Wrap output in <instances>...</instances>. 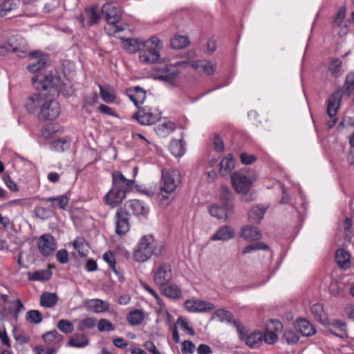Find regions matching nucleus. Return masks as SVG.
Here are the masks:
<instances>
[{
	"mask_svg": "<svg viewBox=\"0 0 354 354\" xmlns=\"http://www.w3.org/2000/svg\"><path fill=\"white\" fill-rule=\"evenodd\" d=\"M164 250L162 243L156 241L152 235H145L139 241L133 252V259L137 262H145L152 255L161 256Z\"/></svg>",
	"mask_w": 354,
	"mask_h": 354,
	"instance_id": "f257e3e1",
	"label": "nucleus"
},
{
	"mask_svg": "<svg viewBox=\"0 0 354 354\" xmlns=\"http://www.w3.org/2000/svg\"><path fill=\"white\" fill-rule=\"evenodd\" d=\"M102 14L104 16L107 25L104 30L107 35L112 36L124 30V27L119 25L122 16V10L111 3H104L102 7Z\"/></svg>",
	"mask_w": 354,
	"mask_h": 354,
	"instance_id": "f03ea898",
	"label": "nucleus"
},
{
	"mask_svg": "<svg viewBox=\"0 0 354 354\" xmlns=\"http://www.w3.org/2000/svg\"><path fill=\"white\" fill-rule=\"evenodd\" d=\"M179 73L177 65L166 64L155 66L151 71V76L154 80H160L171 86H175L176 79Z\"/></svg>",
	"mask_w": 354,
	"mask_h": 354,
	"instance_id": "7ed1b4c3",
	"label": "nucleus"
},
{
	"mask_svg": "<svg viewBox=\"0 0 354 354\" xmlns=\"http://www.w3.org/2000/svg\"><path fill=\"white\" fill-rule=\"evenodd\" d=\"M223 206L211 205L209 208V214L218 219L227 220L233 212L234 205L231 201V192L227 187H222Z\"/></svg>",
	"mask_w": 354,
	"mask_h": 354,
	"instance_id": "20e7f679",
	"label": "nucleus"
},
{
	"mask_svg": "<svg viewBox=\"0 0 354 354\" xmlns=\"http://www.w3.org/2000/svg\"><path fill=\"white\" fill-rule=\"evenodd\" d=\"M32 82L34 88L38 91L53 90L58 93V87L60 86V78L53 73L46 74L39 73L32 78Z\"/></svg>",
	"mask_w": 354,
	"mask_h": 354,
	"instance_id": "39448f33",
	"label": "nucleus"
},
{
	"mask_svg": "<svg viewBox=\"0 0 354 354\" xmlns=\"http://www.w3.org/2000/svg\"><path fill=\"white\" fill-rule=\"evenodd\" d=\"M152 273L153 281L158 287L167 285L172 279L171 266L167 262L156 264Z\"/></svg>",
	"mask_w": 354,
	"mask_h": 354,
	"instance_id": "423d86ee",
	"label": "nucleus"
},
{
	"mask_svg": "<svg viewBox=\"0 0 354 354\" xmlns=\"http://www.w3.org/2000/svg\"><path fill=\"white\" fill-rule=\"evenodd\" d=\"M59 114L60 106L59 102L55 100L46 97L41 109L37 113V118L40 121L53 120Z\"/></svg>",
	"mask_w": 354,
	"mask_h": 354,
	"instance_id": "0eeeda50",
	"label": "nucleus"
},
{
	"mask_svg": "<svg viewBox=\"0 0 354 354\" xmlns=\"http://www.w3.org/2000/svg\"><path fill=\"white\" fill-rule=\"evenodd\" d=\"M180 183V174L177 169L162 171L161 190L167 194L174 192Z\"/></svg>",
	"mask_w": 354,
	"mask_h": 354,
	"instance_id": "6e6552de",
	"label": "nucleus"
},
{
	"mask_svg": "<svg viewBox=\"0 0 354 354\" xmlns=\"http://www.w3.org/2000/svg\"><path fill=\"white\" fill-rule=\"evenodd\" d=\"M342 97V93L339 90L333 93L328 100L327 114L331 118V120L328 122V129L333 128L337 121L336 114L339 109Z\"/></svg>",
	"mask_w": 354,
	"mask_h": 354,
	"instance_id": "1a4fd4ad",
	"label": "nucleus"
},
{
	"mask_svg": "<svg viewBox=\"0 0 354 354\" xmlns=\"http://www.w3.org/2000/svg\"><path fill=\"white\" fill-rule=\"evenodd\" d=\"M27 42L20 35H13L8 39L7 50L12 51L19 57H25L30 52Z\"/></svg>",
	"mask_w": 354,
	"mask_h": 354,
	"instance_id": "9d476101",
	"label": "nucleus"
},
{
	"mask_svg": "<svg viewBox=\"0 0 354 354\" xmlns=\"http://www.w3.org/2000/svg\"><path fill=\"white\" fill-rule=\"evenodd\" d=\"M115 233L119 236L126 234L130 230V215L122 207L118 209L115 215Z\"/></svg>",
	"mask_w": 354,
	"mask_h": 354,
	"instance_id": "9b49d317",
	"label": "nucleus"
},
{
	"mask_svg": "<svg viewBox=\"0 0 354 354\" xmlns=\"http://www.w3.org/2000/svg\"><path fill=\"white\" fill-rule=\"evenodd\" d=\"M254 180V178H251L241 173H234L232 176V185L236 192L240 194L248 193Z\"/></svg>",
	"mask_w": 354,
	"mask_h": 354,
	"instance_id": "f8f14e48",
	"label": "nucleus"
},
{
	"mask_svg": "<svg viewBox=\"0 0 354 354\" xmlns=\"http://www.w3.org/2000/svg\"><path fill=\"white\" fill-rule=\"evenodd\" d=\"M134 180L127 179L120 171H115L112 174V186L115 189L123 192L125 194L133 190Z\"/></svg>",
	"mask_w": 354,
	"mask_h": 354,
	"instance_id": "ddd939ff",
	"label": "nucleus"
},
{
	"mask_svg": "<svg viewBox=\"0 0 354 354\" xmlns=\"http://www.w3.org/2000/svg\"><path fill=\"white\" fill-rule=\"evenodd\" d=\"M122 208L130 216L133 215L138 217H145L149 212V207L145 203L136 199L128 201Z\"/></svg>",
	"mask_w": 354,
	"mask_h": 354,
	"instance_id": "4468645a",
	"label": "nucleus"
},
{
	"mask_svg": "<svg viewBox=\"0 0 354 354\" xmlns=\"http://www.w3.org/2000/svg\"><path fill=\"white\" fill-rule=\"evenodd\" d=\"M345 16L346 8L342 7L333 20V28L340 37L346 36L349 31L350 22L345 19Z\"/></svg>",
	"mask_w": 354,
	"mask_h": 354,
	"instance_id": "2eb2a0df",
	"label": "nucleus"
},
{
	"mask_svg": "<svg viewBox=\"0 0 354 354\" xmlns=\"http://www.w3.org/2000/svg\"><path fill=\"white\" fill-rule=\"evenodd\" d=\"M37 247L40 253L44 256L52 254L56 249L55 240L50 234H45L40 236L37 241Z\"/></svg>",
	"mask_w": 354,
	"mask_h": 354,
	"instance_id": "dca6fc26",
	"label": "nucleus"
},
{
	"mask_svg": "<svg viewBox=\"0 0 354 354\" xmlns=\"http://www.w3.org/2000/svg\"><path fill=\"white\" fill-rule=\"evenodd\" d=\"M328 327V331L341 339H346L348 335L347 325L346 324L339 319H330L328 320V323L324 324Z\"/></svg>",
	"mask_w": 354,
	"mask_h": 354,
	"instance_id": "f3484780",
	"label": "nucleus"
},
{
	"mask_svg": "<svg viewBox=\"0 0 354 354\" xmlns=\"http://www.w3.org/2000/svg\"><path fill=\"white\" fill-rule=\"evenodd\" d=\"M29 55L32 62L28 65L27 69L30 73H37L46 66L48 59L46 55L39 50H36L30 52Z\"/></svg>",
	"mask_w": 354,
	"mask_h": 354,
	"instance_id": "a211bd4d",
	"label": "nucleus"
},
{
	"mask_svg": "<svg viewBox=\"0 0 354 354\" xmlns=\"http://www.w3.org/2000/svg\"><path fill=\"white\" fill-rule=\"evenodd\" d=\"M185 307L190 313L208 312L215 308L213 304L203 300H187Z\"/></svg>",
	"mask_w": 354,
	"mask_h": 354,
	"instance_id": "6ab92c4d",
	"label": "nucleus"
},
{
	"mask_svg": "<svg viewBox=\"0 0 354 354\" xmlns=\"http://www.w3.org/2000/svg\"><path fill=\"white\" fill-rule=\"evenodd\" d=\"M46 97L40 93H34L30 95L26 102V109L30 113H35L40 111Z\"/></svg>",
	"mask_w": 354,
	"mask_h": 354,
	"instance_id": "aec40b11",
	"label": "nucleus"
},
{
	"mask_svg": "<svg viewBox=\"0 0 354 354\" xmlns=\"http://www.w3.org/2000/svg\"><path fill=\"white\" fill-rule=\"evenodd\" d=\"M126 195L123 192L115 189L112 186V188L104 196V201L110 207L114 208L125 199Z\"/></svg>",
	"mask_w": 354,
	"mask_h": 354,
	"instance_id": "412c9836",
	"label": "nucleus"
},
{
	"mask_svg": "<svg viewBox=\"0 0 354 354\" xmlns=\"http://www.w3.org/2000/svg\"><path fill=\"white\" fill-rule=\"evenodd\" d=\"M84 307L94 313H102L109 309L110 305L107 301L100 299H92L83 302Z\"/></svg>",
	"mask_w": 354,
	"mask_h": 354,
	"instance_id": "4be33fe9",
	"label": "nucleus"
},
{
	"mask_svg": "<svg viewBox=\"0 0 354 354\" xmlns=\"http://www.w3.org/2000/svg\"><path fill=\"white\" fill-rule=\"evenodd\" d=\"M45 343L50 348H55L56 351L61 346L63 341V336L55 329L46 332L42 335Z\"/></svg>",
	"mask_w": 354,
	"mask_h": 354,
	"instance_id": "5701e85b",
	"label": "nucleus"
},
{
	"mask_svg": "<svg viewBox=\"0 0 354 354\" xmlns=\"http://www.w3.org/2000/svg\"><path fill=\"white\" fill-rule=\"evenodd\" d=\"M139 59L142 63L153 64L160 59V54L156 48H147L146 50H140Z\"/></svg>",
	"mask_w": 354,
	"mask_h": 354,
	"instance_id": "b1692460",
	"label": "nucleus"
},
{
	"mask_svg": "<svg viewBox=\"0 0 354 354\" xmlns=\"http://www.w3.org/2000/svg\"><path fill=\"white\" fill-rule=\"evenodd\" d=\"M127 95L137 107L146 99V91L140 86L127 89Z\"/></svg>",
	"mask_w": 354,
	"mask_h": 354,
	"instance_id": "393cba45",
	"label": "nucleus"
},
{
	"mask_svg": "<svg viewBox=\"0 0 354 354\" xmlns=\"http://www.w3.org/2000/svg\"><path fill=\"white\" fill-rule=\"evenodd\" d=\"M234 236V231L233 228L231 226L225 225L221 227L212 236L211 240L213 241H227L232 239Z\"/></svg>",
	"mask_w": 354,
	"mask_h": 354,
	"instance_id": "a878e982",
	"label": "nucleus"
},
{
	"mask_svg": "<svg viewBox=\"0 0 354 354\" xmlns=\"http://www.w3.org/2000/svg\"><path fill=\"white\" fill-rule=\"evenodd\" d=\"M191 66L199 72H203L206 75H212L216 69V64L207 60H195L190 62Z\"/></svg>",
	"mask_w": 354,
	"mask_h": 354,
	"instance_id": "bb28decb",
	"label": "nucleus"
},
{
	"mask_svg": "<svg viewBox=\"0 0 354 354\" xmlns=\"http://www.w3.org/2000/svg\"><path fill=\"white\" fill-rule=\"evenodd\" d=\"M241 236L248 241H255L260 239L262 234L257 227L245 225L241 228Z\"/></svg>",
	"mask_w": 354,
	"mask_h": 354,
	"instance_id": "cd10ccee",
	"label": "nucleus"
},
{
	"mask_svg": "<svg viewBox=\"0 0 354 354\" xmlns=\"http://www.w3.org/2000/svg\"><path fill=\"white\" fill-rule=\"evenodd\" d=\"M295 328L303 335L309 337L315 333L314 326L306 319H298L295 322Z\"/></svg>",
	"mask_w": 354,
	"mask_h": 354,
	"instance_id": "c85d7f7f",
	"label": "nucleus"
},
{
	"mask_svg": "<svg viewBox=\"0 0 354 354\" xmlns=\"http://www.w3.org/2000/svg\"><path fill=\"white\" fill-rule=\"evenodd\" d=\"M268 206L258 205L248 212V218L253 223H259L263 218Z\"/></svg>",
	"mask_w": 354,
	"mask_h": 354,
	"instance_id": "c756f323",
	"label": "nucleus"
},
{
	"mask_svg": "<svg viewBox=\"0 0 354 354\" xmlns=\"http://www.w3.org/2000/svg\"><path fill=\"white\" fill-rule=\"evenodd\" d=\"M145 47V44L138 39H122V48L129 53L140 51Z\"/></svg>",
	"mask_w": 354,
	"mask_h": 354,
	"instance_id": "7c9ffc66",
	"label": "nucleus"
},
{
	"mask_svg": "<svg viewBox=\"0 0 354 354\" xmlns=\"http://www.w3.org/2000/svg\"><path fill=\"white\" fill-rule=\"evenodd\" d=\"M43 201L48 203H50L52 208H60L62 209H66L68 206L69 198L66 195H60L55 197H48L43 199Z\"/></svg>",
	"mask_w": 354,
	"mask_h": 354,
	"instance_id": "2f4dec72",
	"label": "nucleus"
},
{
	"mask_svg": "<svg viewBox=\"0 0 354 354\" xmlns=\"http://www.w3.org/2000/svg\"><path fill=\"white\" fill-rule=\"evenodd\" d=\"M135 117L138 122L142 125L152 124L158 120L156 115L150 111H147L145 109H139Z\"/></svg>",
	"mask_w": 354,
	"mask_h": 354,
	"instance_id": "473e14b6",
	"label": "nucleus"
},
{
	"mask_svg": "<svg viewBox=\"0 0 354 354\" xmlns=\"http://www.w3.org/2000/svg\"><path fill=\"white\" fill-rule=\"evenodd\" d=\"M163 295L171 299H180L182 296L180 288L176 284L167 283V285L159 287Z\"/></svg>",
	"mask_w": 354,
	"mask_h": 354,
	"instance_id": "72a5a7b5",
	"label": "nucleus"
},
{
	"mask_svg": "<svg viewBox=\"0 0 354 354\" xmlns=\"http://www.w3.org/2000/svg\"><path fill=\"white\" fill-rule=\"evenodd\" d=\"M234 165L235 162L233 156L231 154L226 156L221 160L219 164L221 175L224 176L229 174L234 169Z\"/></svg>",
	"mask_w": 354,
	"mask_h": 354,
	"instance_id": "f704fd0d",
	"label": "nucleus"
},
{
	"mask_svg": "<svg viewBox=\"0 0 354 354\" xmlns=\"http://www.w3.org/2000/svg\"><path fill=\"white\" fill-rule=\"evenodd\" d=\"M335 260L342 268H348L351 266L350 254L344 249H339L335 253Z\"/></svg>",
	"mask_w": 354,
	"mask_h": 354,
	"instance_id": "c9c22d12",
	"label": "nucleus"
},
{
	"mask_svg": "<svg viewBox=\"0 0 354 354\" xmlns=\"http://www.w3.org/2000/svg\"><path fill=\"white\" fill-rule=\"evenodd\" d=\"M214 315L218 317L221 322L233 323L236 326L238 331L240 333H242L241 325L236 322V321L234 319L233 315L230 311L224 309H219L214 313Z\"/></svg>",
	"mask_w": 354,
	"mask_h": 354,
	"instance_id": "e433bc0d",
	"label": "nucleus"
},
{
	"mask_svg": "<svg viewBox=\"0 0 354 354\" xmlns=\"http://www.w3.org/2000/svg\"><path fill=\"white\" fill-rule=\"evenodd\" d=\"M58 301V297L56 293L44 292L40 296V305L44 308H53Z\"/></svg>",
	"mask_w": 354,
	"mask_h": 354,
	"instance_id": "4c0bfd02",
	"label": "nucleus"
},
{
	"mask_svg": "<svg viewBox=\"0 0 354 354\" xmlns=\"http://www.w3.org/2000/svg\"><path fill=\"white\" fill-rule=\"evenodd\" d=\"M52 273L48 270H39L35 272H28L27 273L28 279L29 281H44L50 279Z\"/></svg>",
	"mask_w": 354,
	"mask_h": 354,
	"instance_id": "58836bf2",
	"label": "nucleus"
},
{
	"mask_svg": "<svg viewBox=\"0 0 354 354\" xmlns=\"http://www.w3.org/2000/svg\"><path fill=\"white\" fill-rule=\"evenodd\" d=\"M311 313L315 319H317L322 325L328 323V319L324 310L323 306L321 304H315L311 307Z\"/></svg>",
	"mask_w": 354,
	"mask_h": 354,
	"instance_id": "ea45409f",
	"label": "nucleus"
},
{
	"mask_svg": "<svg viewBox=\"0 0 354 354\" xmlns=\"http://www.w3.org/2000/svg\"><path fill=\"white\" fill-rule=\"evenodd\" d=\"M18 9V4L15 0H6L0 4V17H4L10 15Z\"/></svg>",
	"mask_w": 354,
	"mask_h": 354,
	"instance_id": "a19ab883",
	"label": "nucleus"
},
{
	"mask_svg": "<svg viewBox=\"0 0 354 354\" xmlns=\"http://www.w3.org/2000/svg\"><path fill=\"white\" fill-rule=\"evenodd\" d=\"M99 15L93 8H87L85 10L84 15L82 17V24L88 26H92L97 23L99 20Z\"/></svg>",
	"mask_w": 354,
	"mask_h": 354,
	"instance_id": "79ce46f5",
	"label": "nucleus"
},
{
	"mask_svg": "<svg viewBox=\"0 0 354 354\" xmlns=\"http://www.w3.org/2000/svg\"><path fill=\"white\" fill-rule=\"evenodd\" d=\"M103 259L109 264L111 270L118 276L119 281L123 282L124 277L116 269V261L113 253L110 252H105L103 254Z\"/></svg>",
	"mask_w": 354,
	"mask_h": 354,
	"instance_id": "37998d69",
	"label": "nucleus"
},
{
	"mask_svg": "<svg viewBox=\"0 0 354 354\" xmlns=\"http://www.w3.org/2000/svg\"><path fill=\"white\" fill-rule=\"evenodd\" d=\"M145 319V314L142 310L136 309L131 311L127 315V320L132 326L140 325Z\"/></svg>",
	"mask_w": 354,
	"mask_h": 354,
	"instance_id": "c03bdc74",
	"label": "nucleus"
},
{
	"mask_svg": "<svg viewBox=\"0 0 354 354\" xmlns=\"http://www.w3.org/2000/svg\"><path fill=\"white\" fill-rule=\"evenodd\" d=\"M171 153L176 157H180L184 155L185 148L182 140H173L169 145Z\"/></svg>",
	"mask_w": 354,
	"mask_h": 354,
	"instance_id": "a18cd8bd",
	"label": "nucleus"
},
{
	"mask_svg": "<svg viewBox=\"0 0 354 354\" xmlns=\"http://www.w3.org/2000/svg\"><path fill=\"white\" fill-rule=\"evenodd\" d=\"M263 333L260 331H255L248 335L245 340V344L251 347H258L263 340Z\"/></svg>",
	"mask_w": 354,
	"mask_h": 354,
	"instance_id": "49530a36",
	"label": "nucleus"
},
{
	"mask_svg": "<svg viewBox=\"0 0 354 354\" xmlns=\"http://www.w3.org/2000/svg\"><path fill=\"white\" fill-rule=\"evenodd\" d=\"M88 344V339L85 335H75L68 342V346L77 348L84 347Z\"/></svg>",
	"mask_w": 354,
	"mask_h": 354,
	"instance_id": "de8ad7c7",
	"label": "nucleus"
},
{
	"mask_svg": "<svg viewBox=\"0 0 354 354\" xmlns=\"http://www.w3.org/2000/svg\"><path fill=\"white\" fill-rule=\"evenodd\" d=\"M189 44V38L186 36L176 35L171 39V46L174 49H180Z\"/></svg>",
	"mask_w": 354,
	"mask_h": 354,
	"instance_id": "09e8293b",
	"label": "nucleus"
},
{
	"mask_svg": "<svg viewBox=\"0 0 354 354\" xmlns=\"http://www.w3.org/2000/svg\"><path fill=\"white\" fill-rule=\"evenodd\" d=\"M175 129L176 124L174 122L166 121L158 124L156 128V131L159 135L165 136L171 133Z\"/></svg>",
	"mask_w": 354,
	"mask_h": 354,
	"instance_id": "8fccbe9b",
	"label": "nucleus"
},
{
	"mask_svg": "<svg viewBox=\"0 0 354 354\" xmlns=\"http://www.w3.org/2000/svg\"><path fill=\"white\" fill-rule=\"evenodd\" d=\"M73 246L81 257H86L88 253V247L83 238L78 237L73 242Z\"/></svg>",
	"mask_w": 354,
	"mask_h": 354,
	"instance_id": "3c124183",
	"label": "nucleus"
},
{
	"mask_svg": "<svg viewBox=\"0 0 354 354\" xmlns=\"http://www.w3.org/2000/svg\"><path fill=\"white\" fill-rule=\"evenodd\" d=\"M97 320L94 317H86L78 322L77 330L81 332L91 329L95 326Z\"/></svg>",
	"mask_w": 354,
	"mask_h": 354,
	"instance_id": "603ef678",
	"label": "nucleus"
},
{
	"mask_svg": "<svg viewBox=\"0 0 354 354\" xmlns=\"http://www.w3.org/2000/svg\"><path fill=\"white\" fill-rule=\"evenodd\" d=\"M51 149L56 152H63L70 147V144L65 138H59L52 142Z\"/></svg>",
	"mask_w": 354,
	"mask_h": 354,
	"instance_id": "864d4df0",
	"label": "nucleus"
},
{
	"mask_svg": "<svg viewBox=\"0 0 354 354\" xmlns=\"http://www.w3.org/2000/svg\"><path fill=\"white\" fill-rule=\"evenodd\" d=\"M26 319L29 323L37 324L42 322L43 317L39 310H30L26 313Z\"/></svg>",
	"mask_w": 354,
	"mask_h": 354,
	"instance_id": "5fc2aeb1",
	"label": "nucleus"
},
{
	"mask_svg": "<svg viewBox=\"0 0 354 354\" xmlns=\"http://www.w3.org/2000/svg\"><path fill=\"white\" fill-rule=\"evenodd\" d=\"M269 247L263 242H257L248 245L242 251L243 254H246L256 250H267Z\"/></svg>",
	"mask_w": 354,
	"mask_h": 354,
	"instance_id": "6e6d98bb",
	"label": "nucleus"
},
{
	"mask_svg": "<svg viewBox=\"0 0 354 354\" xmlns=\"http://www.w3.org/2000/svg\"><path fill=\"white\" fill-rule=\"evenodd\" d=\"M354 88V73H349L346 77V80L343 86V92L348 96L351 95Z\"/></svg>",
	"mask_w": 354,
	"mask_h": 354,
	"instance_id": "4d7b16f0",
	"label": "nucleus"
},
{
	"mask_svg": "<svg viewBox=\"0 0 354 354\" xmlns=\"http://www.w3.org/2000/svg\"><path fill=\"white\" fill-rule=\"evenodd\" d=\"M100 88V94L101 98L106 103H112L115 100V96L113 93L109 89L103 87L102 85H98Z\"/></svg>",
	"mask_w": 354,
	"mask_h": 354,
	"instance_id": "13d9d810",
	"label": "nucleus"
},
{
	"mask_svg": "<svg viewBox=\"0 0 354 354\" xmlns=\"http://www.w3.org/2000/svg\"><path fill=\"white\" fill-rule=\"evenodd\" d=\"M342 64V61L339 59H333L329 63L328 71L333 75L337 77L341 71Z\"/></svg>",
	"mask_w": 354,
	"mask_h": 354,
	"instance_id": "bf43d9fd",
	"label": "nucleus"
},
{
	"mask_svg": "<svg viewBox=\"0 0 354 354\" xmlns=\"http://www.w3.org/2000/svg\"><path fill=\"white\" fill-rule=\"evenodd\" d=\"M298 335L292 330H287L284 332L282 339L288 344H295L299 341Z\"/></svg>",
	"mask_w": 354,
	"mask_h": 354,
	"instance_id": "052dcab7",
	"label": "nucleus"
},
{
	"mask_svg": "<svg viewBox=\"0 0 354 354\" xmlns=\"http://www.w3.org/2000/svg\"><path fill=\"white\" fill-rule=\"evenodd\" d=\"M266 329L278 334L283 329V324L278 320L270 319L266 324Z\"/></svg>",
	"mask_w": 354,
	"mask_h": 354,
	"instance_id": "680f3d73",
	"label": "nucleus"
},
{
	"mask_svg": "<svg viewBox=\"0 0 354 354\" xmlns=\"http://www.w3.org/2000/svg\"><path fill=\"white\" fill-rule=\"evenodd\" d=\"M57 326L59 330L66 334L72 333L74 329L73 324L66 319L59 320Z\"/></svg>",
	"mask_w": 354,
	"mask_h": 354,
	"instance_id": "e2e57ef3",
	"label": "nucleus"
},
{
	"mask_svg": "<svg viewBox=\"0 0 354 354\" xmlns=\"http://www.w3.org/2000/svg\"><path fill=\"white\" fill-rule=\"evenodd\" d=\"M97 328L100 332L113 331L115 330V326L109 320L101 319L98 322Z\"/></svg>",
	"mask_w": 354,
	"mask_h": 354,
	"instance_id": "0e129e2a",
	"label": "nucleus"
},
{
	"mask_svg": "<svg viewBox=\"0 0 354 354\" xmlns=\"http://www.w3.org/2000/svg\"><path fill=\"white\" fill-rule=\"evenodd\" d=\"M176 324H178L181 329L184 330L185 333H187L192 336H194L195 335L194 330L193 329L192 327H190L189 326L187 321L184 317H178Z\"/></svg>",
	"mask_w": 354,
	"mask_h": 354,
	"instance_id": "69168bd1",
	"label": "nucleus"
},
{
	"mask_svg": "<svg viewBox=\"0 0 354 354\" xmlns=\"http://www.w3.org/2000/svg\"><path fill=\"white\" fill-rule=\"evenodd\" d=\"M142 42L145 44V47L146 48H154L158 49V51L162 48L160 40L157 37H152L149 40L142 41Z\"/></svg>",
	"mask_w": 354,
	"mask_h": 354,
	"instance_id": "338daca9",
	"label": "nucleus"
},
{
	"mask_svg": "<svg viewBox=\"0 0 354 354\" xmlns=\"http://www.w3.org/2000/svg\"><path fill=\"white\" fill-rule=\"evenodd\" d=\"M35 354H55L57 353L55 348L43 346H37L33 348Z\"/></svg>",
	"mask_w": 354,
	"mask_h": 354,
	"instance_id": "774afa93",
	"label": "nucleus"
}]
</instances>
